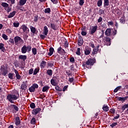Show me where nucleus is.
I'll return each mask as SVG.
<instances>
[{"mask_svg":"<svg viewBox=\"0 0 128 128\" xmlns=\"http://www.w3.org/2000/svg\"><path fill=\"white\" fill-rule=\"evenodd\" d=\"M9 42L14 44V39L10 38L9 40Z\"/></svg>","mask_w":128,"mask_h":128,"instance_id":"obj_49","label":"nucleus"},{"mask_svg":"<svg viewBox=\"0 0 128 128\" xmlns=\"http://www.w3.org/2000/svg\"><path fill=\"white\" fill-rule=\"evenodd\" d=\"M53 4H58V0H50Z\"/></svg>","mask_w":128,"mask_h":128,"instance_id":"obj_60","label":"nucleus"},{"mask_svg":"<svg viewBox=\"0 0 128 128\" xmlns=\"http://www.w3.org/2000/svg\"><path fill=\"white\" fill-rule=\"evenodd\" d=\"M14 42L16 46H20L24 42L19 36H16L14 38Z\"/></svg>","mask_w":128,"mask_h":128,"instance_id":"obj_3","label":"nucleus"},{"mask_svg":"<svg viewBox=\"0 0 128 128\" xmlns=\"http://www.w3.org/2000/svg\"><path fill=\"white\" fill-rule=\"evenodd\" d=\"M98 48H100V46H98L94 48L92 52L93 54H98Z\"/></svg>","mask_w":128,"mask_h":128,"instance_id":"obj_17","label":"nucleus"},{"mask_svg":"<svg viewBox=\"0 0 128 128\" xmlns=\"http://www.w3.org/2000/svg\"><path fill=\"white\" fill-rule=\"evenodd\" d=\"M7 100L11 103L14 104V100H16L20 98V94L18 92L17 94H9L7 96Z\"/></svg>","mask_w":128,"mask_h":128,"instance_id":"obj_1","label":"nucleus"},{"mask_svg":"<svg viewBox=\"0 0 128 128\" xmlns=\"http://www.w3.org/2000/svg\"><path fill=\"white\" fill-rule=\"evenodd\" d=\"M98 30V26H95L92 27L90 31V34H94Z\"/></svg>","mask_w":128,"mask_h":128,"instance_id":"obj_8","label":"nucleus"},{"mask_svg":"<svg viewBox=\"0 0 128 128\" xmlns=\"http://www.w3.org/2000/svg\"><path fill=\"white\" fill-rule=\"evenodd\" d=\"M40 110H42V109L40 108H34V110H33L32 114L35 115L38 114V112H40Z\"/></svg>","mask_w":128,"mask_h":128,"instance_id":"obj_9","label":"nucleus"},{"mask_svg":"<svg viewBox=\"0 0 128 128\" xmlns=\"http://www.w3.org/2000/svg\"><path fill=\"white\" fill-rule=\"evenodd\" d=\"M50 28L54 30H58V26L56 24L51 23L50 24Z\"/></svg>","mask_w":128,"mask_h":128,"instance_id":"obj_11","label":"nucleus"},{"mask_svg":"<svg viewBox=\"0 0 128 128\" xmlns=\"http://www.w3.org/2000/svg\"><path fill=\"white\" fill-rule=\"evenodd\" d=\"M112 34V29L110 28H108L105 31V34L106 36H110Z\"/></svg>","mask_w":128,"mask_h":128,"instance_id":"obj_10","label":"nucleus"},{"mask_svg":"<svg viewBox=\"0 0 128 128\" xmlns=\"http://www.w3.org/2000/svg\"><path fill=\"white\" fill-rule=\"evenodd\" d=\"M98 114L96 112L95 114V116H94V118H95V120H98Z\"/></svg>","mask_w":128,"mask_h":128,"instance_id":"obj_63","label":"nucleus"},{"mask_svg":"<svg viewBox=\"0 0 128 128\" xmlns=\"http://www.w3.org/2000/svg\"><path fill=\"white\" fill-rule=\"evenodd\" d=\"M47 74L50 76H52V70H47Z\"/></svg>","mask_w":128,"mask_h":128,"instance_id":"obj_36","label":"nucleus"},{"mask_svg":"<svg viewBox=\"0 0 128 128\" xmlns=\"http://www.w3.org/2000/svg\"><path fill=\"white\" fill-rule=\"evenodd\" d=\"M18 60H21L23 62H26V55H20L18 56Z\"/></svg>","mask_w":128,"mask_h":128,"instance_id":"obj_13","label":"nucleus"},{"mask_svg":"<svg viewBox=\"0 0 128 128\" xmlns=\"http://www.w3.org/2000/svg\"><path fill=\"white\" fill-rule=\"evenodd\" d=\"M50 83L52 86H56V80L54 79H52L50 80Z\"/></svg>","mask_w":128,"mask_h":128,"instance_id":"obj_30","label":"nucleus"},{"mask_svg":"<svg viewBox=\"0 0 128 128\" xmlns=\"http://www.w3.org/2000/svg\"><path fill=\"white\" fill-rule=\"evenodd\" d=\"M43 34H44V36H48V26H44Z\"/></svg>","mask_w":128,"mask_h":128,"instance_id":"obj_15","label":"nucleus"},{"mask_svg":"<svg viewBox=\"0 0 128 128\" xmlns=\"http://www.w3.org/2000/svg\"><path fill=\"white\" fill-rule=\"evenodd\" d=\"M36 88H38V85L36 84H33L28 90L30 92H34Z\"/></svg>","mask_w":128,"mask_h":128,"instance_id":"obj_5","label":"nucleus"},{"mask_svg":"<svg viewBox=\"0 0 128 128\" xmlns=\"http://www.w3.org/2000/svg\"><path fill=\"white\" fill-rule=\"evenodd\" d=\"M1 6L4 8H8V4L6 2H2Z\"/></svg>","mask_w":128,"mask_h":128,"instance_id":"obj_40","label":"nucleus"},{"mask_svg":"<svg viewBox=\"0 0 128 128\" xmlns=\"http://www.w3.org/2000/svg\"><path fill=\"white\" fill-rule=\"evenodd\" d=\"M0 50H1L2 52H4L6 50V48H4V44L2 43H0Z\"/></svg>","mask_w":128,"mask_h":128,"instance_id":"obj_25","label":"nucleus"},{"mask_svg":"<svg viewBox=\"0 0 128 128\" xmlns=\"http://www.w3.org/2000/svg\"><path fill=\"white\" fill-rule=\"evenodd\" d=\"M54 50V49L53 48H50L49 49L50 52L48 53V56H52Z\"/></svg>","mask_w":128,"mask_h":128,"instance_id":"obj_19","label":"nucleus"},{"mask_svg":"<svg viewBox=\"0 0 128 128\" xmlns=\"http://www.w3.org/2000/svg\"><path fill=\"white\" fill-rule=\"evenodd\" d=\"M15 124L16 126H19V124H20V117L17 116V117L16 118Z\"/></svg>","mask_w":128,"mask_h":128,"instance_id":"obj_14","label":"nucleus"},{"mask_svg":"<svg viewBox=\"0 0 128 128\" xmlns=\"http://www.w3.org/2000/svg\"><path fill=\"white\" fill-rule=\"evenodd\" d=\"M55 90H58V92H62V88H60L58 86H56Z\"/></svg>","mask_w":128,"mask_h":128,"instance_id":"obj_46","label":"nucleus"},{"mask_svg":"<svg viewBox=\"0 0 128 128\" xmlns=\"http://www.w3.org/2000/svg\"><path fill=\"white\" fill-rule=\"evenodd\" d=\"M38 16H34V22H36L38 20Z\"/></svg>","mask_w":128,"mask_h":128,"instance_id":"obj_62","label":"nucleus"},{"mask_svg":"<svg viewBox=\"0 0 128 128\" xmlns=\"http://www.w3.org/2000/svg\"><path fill=\"white\" fill-rule=\"evenodd\" d=\"M128 108V104H124L122 108V110H126V108Z\"/></svg>","mask_w":128,"mask_h":128,"instance_id":"obj_37","label":"nucleus"},{"mask_svg":"<svg viewBox=\"0 0 128 128\" xmlns=\"http://www.w3.org/2000/svg\"><path fill=\"white\" fill-rule=\"evenodd\" d=\"M110 112H111V114H114L115 112H116V110L114 108H111L110 110Z\"/></svg>","mask_w":128,"mask_h":128,"instance_id":"obj_48","label":"nucleus"},{"mask_svg":"<svg viewBox=\"0 0 128 128\" xmlns=\"http://www.w3.org/2000/svg\"><path fill=\"white\" fill-rule=\"evenodd\" d=\"M40 37L41 38H42V40H44V38H46V36H44V35L41 34Z\"/></svg>","mask_w":128,"mask_h":128,"instance_id":"obj_64","label":"nucleus"},{"mask_svg":"<svg viewBox=\"0 0 128 128\" xmlns=\"http://www.w3.org/2000/svg\"><path fill=\"white\" fill-rule=\"evenodd\" d=\"M116 124H118L117 122H114V123H112V124H110V126H111L112 128H114V126H116Z\"/></svg>","mask_w":128,"mask_h":128,"instance_id":"obj_53","label":"nucleus"},{"mask_svg":"<svg viewBox=\"0 0 128 128\" xmlns=\"http://www.w3.org/2000/svg\"><path fill=\"white\" fill-rule=\"evenodd\" d=\"M45 14H50V8H46L44 10Z\"/></svg>","mask_w":128,"mask_h":128,"instance_id":"obj_39","label":"nucleus"},{"mask_svg":"<svg viewBox=\"0 0 128 128\" xmlns=\"http://www.w3.org/2000/svg\"><path fill=\"white\" fill-rule=\"evenodd\" d=\"M98 6H102V0H98L97 2Z\"/></svg>","mask_w":128,"mask_h":128,"instance_id":"obj_31","label":"nucleus"},{"mask_svg":"<svg viewBox=\"0 0 128 128\" xmlns=\"http://www.w3.org/2000/svg\"><path fill=\"white\" fill-rule=\"evenodd\" d=\"M29 74H34V69L33 68H31L29 70Z\"/></svg>","mask_w":128,"mask_h":128,"instance_id":"obj_52","label":"nucleus"},{"mask_svg":"<svg viewBox=\"0 0 128 128\" xmlns=\"http://www.w3.org/2000/svg\"><path fill=\"white\" fill-rule=\"evenodd\" d=\"M13 26L14 28H18V26H20V22H14Z\"/></svg>","mask_w":128,"mask_h":128,"instance_id":"obj_34","label":"nucleus"},{"mask_svg":"<svg viewBox=\"0 0 128 128\" xmlns=\"http://www.w3.org/2000/svg\"><path fill=\"white\" fill-rule=\"evenodd\" d=\"M70 60L71 62H74V57H72L70 58Z\"/></svg>","mask_w":128,"mask_h":128,"instance_id":"obj_56","label":"nucleus"},{"mask_svg":"<svg viewBox=\"0 0 128 128\" xmlns=\"http://www.w3.org/2000/svg\"><path fill=\"white\" fill-rule=\"evenodd\" d=\"M32 53L33 54H34V56H36V52H37V50L36 48H32Z\"/></svg>","mask_w":128,"mask_h":128,"instance_id":"obj_33","label":"nucleus"},{"mask_svg":"<svg viewBox=\"0 0 128 128\" xmlns=\"http://www.w3.org/2000/svg\"><path fill=\"white\" fill-rule=\"evenodd\" d=\"M81 34H82V36H86V32L84 31H82L81 32Z\"/></svg>","mask_w":128,"mask_h":128,"instance_id":"obj_59","label":"nucleus"},{"mask_svg":"<svg viewBox=\"0 0 128 128\" xmlns=\"http://www.w3.org/2000/svg\"><path fill=\"white\" fill-rule=\"evenodd\" d=\"M76 54H78V56H80V48H78L76 52Z\"/></svg>","mask_w":128,"mask_h":128,"instance_id":"obj_41","label":"nucleus"},{"mask_svg":"<svg viewBox=\"0 0 128 128\" xmlns=\"http://www.w3.org/2000/svg\"><path fill=\"white\" fill-rule=\"evenodd\" d=\"M28 0H20L19 2V4L20 6H24Z\"/></svg>","mask_w":128,"mask_h":128,"instance_id":"obj_22","label":"nucleus"},{"mask_svg":"<svg viewBox=\"0 0 128 128\" xmlns=\"http://www.w3.org/2000/svg\"><path fill=\"white\" fill-rule=\"evenodd\" d=\"M16 78L18 80H20V74H16Z\"/></svg>","mask_w":128,"mask_h":128,"instance_id":"obj_57","label":"nucleus"},{"mask_svg":"<svg viewBox=\"0 0 128 128\" xmlns=\"http://www.w3.org/2000/svg\"><path fill=\"white\" fill-rule=\"evenodd\" d=\"M120 88H122V86H118L114 90V92H118V90H120Z\"/></svg>","mask_w":128,"mask_h":128,"instance_id":"obj_38","label":"nucleus"},{"mask_svg":"<svg viewBox=\"0 0 128 128\" xmlns=\"http://www.w3.org/2000/svg\"><path fill=\"white\" fill-rule=\"evenodd\" d=\"M16 16V11H13L12 12L10 13L8 16V18H14Z\"/></svg>","mask_w":128,"mask_h":128,"instance_id":"obj_26","label":"nucleus"},{"mask_svg":"<svg viewBox=\"0 0 128 128\" xmlns=\"http://www.w3.org/2000/svg\"><path fill=\"white\" fill-rule=\"evenodd\" d=\"M120 22L121 24H124V18H121L120 19Z\"/></svg>","mask_w":128,"mask_h":128,"instance_id":"obj_50","label":"nucleus"},{"mask_svg":"<svg viewBox=\"0 0 128 128\" xmlns=\"http://www.w3.org/2000/svg\"><path fill=\"white\" fill-rule=\"evenodd\" d=\"M21 89L23 90H26V84H22L21 85Z\"/></svg>","mask_w":128,"mask_h":128,"instance_id":"obj_32","label":"nucleus"},{"mask_svg":"<svg viewBox=\"0 0 128 128\" xmlns=\"http://www.w3.org/2000/svg\"><path fill=\"white\" fill-rule=\"evenodd\" d=\"M46 66V62L44 60H42L40 63V66H41L42 68H44Z\"/></svg>","mask_w":128,"mask_h":128,"instance_id":"obj_23","label":"nucleus"},{"mask_svg":"<svg viewBox=\"0 0 128 128\" xmlns=\"http://www.w3.org/2000/svg\"><path fill=\"white\" fill-rule=\"evenodd\" d=\"M30 124H36V118H32L30 121Z\"/></svg>","mask_w":128,"mask_h":128,"instance_id":"obj_42","label":"nucleus"},{"mask_svg":"<svg viewBox=\"0 0 128 128\" xmlns=\"http://www.w3.org/2000/svg\"><path fill=\"white\" fill-rule=\"evenodd\" d=\"M32 50V46L24 45L21 48V52L22 54H26L30 52Z\"/></svg>","mask_w":128,"mask_h":128,"instance_id":"obj_4","label":"nucleus"},{"mask_svg":"<svg viewBox=\"0 0 128 128\" xmlns=\"http://www.w3.org/2000/svg\"><path fill=\"white\" fill-rule=\"evenodd\" d=\"M2 38L5 40H8V36H6V34H2Z\"/></svg>","mask_w":128,"mask_h":128,"instance_id":"obj_35","label":"nucleus"},{"mask_svg":"<svg viewBox=\"0 0 128 128\" xmlns=\"http://www.w3.org/2000/svg\"><path fill=\"white\" fill-rule=\"evenodd\" d=\"M8 76L10 80H12L14 78V76L12 75V74L10 73L8 75Z\"/></svg>","mask_w":128,"mask_h":128,"instance_id":"obj_45","label":"nucleus"},{"mask_svg":"<svg viewBox=\"0 0 128 128\" xmlns=\"http://www.w3.org/2000/svg\"><path fill=\"white\" fill-rule=\"evenodd\" d=\"M102 110H104V112H108L110 108H108V105L104 104L102 106Z\"/></svg>","mask_w":128,"mask_h":128,"instance_id":"obj_24","label":"nucleus"},{"mask_svg":"<svg viewBox=\"0 0 128 128\" xmlns=\"http://www.w3.org/2000/svg\"><path fill=\"white\" fill-rule=\"evenodd\" d=\"M12 106H13L15 110H16V112H18V108L16 106L15 104H12Z\"/></svg>","mask_w":128,"mask_h":128,"instance_id":"obj_47","label":"nucleus"},{"mask_svg":"<svg viewBox=\"0 0 128 128\" xmlns=\"http://www.w3.org/2000/svg\"><path fill=\"white\" fill-rule=\"evenodd\" d=\"M30 29L32 34H36V28L32 26H30Z\"/></svg>","mask_w":128,"mask_h":128,"instance_id":"obj_27","label":"nucleus"},{"mask_svg":"<svg viewBox=\"0 0 128 128\" xmlns=\"http://www.w3.org/2000/svg\"><path fill=\"white\" fill-rule=\"evenodd\" d=\"M96 62V59L94 58H89L86 62H84L82 64V66L84 68H88V66H94Z\"/></svg>","mask_w":128,"mask_h":128,"instance_id":"obj_2","label":"nucleus"},{"mask_svg":"<svg viewBox=\"0 0 128 128\" xmlns=\"http://www.w3.org/2000/svg\"><path fill=\"white\" fill-rule=\"evenodd\" d=\"M20 30H22L24 34H28L30 32V29L28 28L26 26V24H23L20 26Z\"/></svg>","mask_w":128,"mask_h":128,"instance_id":"obj_6","label":"nucleus"},{"mask_svg":"<svg viewBox=\"0 0 128 128\" xmlns=\"http://www.w3.org/2000/svg\"><path fill=\"white\" fill-rule=\"evenodd\" d=\"M57 52L58 54H64V52H66L64 50L62 49L60 46L58 48Z\"/></svg>","mask_w":128,"mask_h":128,"instance_id":"obj_18","label":"nucleus"},{"mask_svg":"<svg viewBox=\"0 0 128 128\" xmlns=\"http://www.w3.org/2000/svg\"><path fill=\"white\" fill-rule=\"evenodd\" d=\"M48 90H50V86H45L44 87H43L42 92H48Z\"/></svg>","mask_w":128,"mask_h":128,"instance_id":"obj_16","label":"nucleus"},{"mask_svg":"<svg viewBox=\"0 0 128 128\" xmlns=\"http://www.w3.org/2000/svg\"><path fill=\"white\" fill-rule=\"evenodd\" d=\"M114 25V22L110 21L108 22V26H113Z\"/></svg>","mask_w":128,"mask_h":128,"instance_id":"obj_54","label":"nucleus"},{"mask_svg":"<svg viewBox=\"0 0 128 128\" xmlns=\"http://www.w3.org/2000/svg\"><path fill=\"white\" fill-rule=\"evenodd\" d=\"M118 100L121 101L122 102H124L125 100H126V98L124 97V98H122V97H119L118 98Z\"/></svg>","mask_w":128,"mask_h":128,"instance_id":"obj_28","label":"nucleus"},{"mask_svg":"<svg viewBox=\"0 0 128 128\" xmlns=\"http://www.w3.org/2000/svg\"><path fill=\"white\" fill-rule=\"evenodd\" d=\"M84 0H80L79 4L80 6H84Z\"/></svg>","mask_w":128,"mask_h":128,"instance_id":"obj_43","label":"nucleus"},{"mask_svg":"<svg viewBox=\"0 0 128 128\" xmlns=\"http://www.w3.org/2000/svg\"><path fill=\"white\" fill-rule=\"evenodd\" d=\"M105 40L107 42L106 46H110V38L108 37H106Z\"/></svg>","mask_w":128,"mask_h":128,"instance_id":"obj_21","label":"nucleus"},{"mask_svg":"<svg viewBox=\"0 0 128 128\" xmlns=\"http://www.w3.org/2000/svg\"><path fill=\"white\" fill-rule=\"evenodd\" d=\"M40 72V68L38 67L37 68H35L34 72V74L36 76Z\"/></svg>","mask_w":128,"mask_h":128,"instance_id":"obj_29","label":"nucleus"},{"mask_svg":"<svg viewBox=\"0 0 128 128\" xmlns=\"http://www.w3.org/2000/svg\"><path fill=\"white\" fill-rule=\"evenodd\" d=\"M8 74V71L6 70H4L2 72V74L4 76H6V74Z\"/></svg>","mask_w":128,"mask_h":128,"instance_id":"obj_55","label":"nucleus"},{"mask_svg":"<svg viewBox=\"0 0 128 128\" xmlns=\"http://www.w3.org/2000/svg\"><path fill=\"white\" fill-rule=\"evenodd\" d=\"M99 12H100L101 14H104V11L102 10H100Z\"/></svg>","mask_w":128,"mask_h":128,"instance_id":"obj_61","label":"nucleus"},{"mask_svg":"<svg viewBox=\"0 0 128 128\" xmlns=\"http://www.w3.org/2000/svg\"><path fill=\"white\" fill-rule=\"evenodd\" d=\"M90 52H92V50H90V48H87L84 49V54L86 56H88V54H90Z\"/></svg>","mask_w":128,"mask_h":128,"instance_id":"obj_12","label":"nucleus"},{"mask_svg":"<svg viewBox=\"0 0 128 128\" xmlns=\"http://www.w3.org/2000/svg\"><path fill=\"white\" fill-rule=\"evenodd\" d=\"M30 107L31 108H36V104H34V102L31 103L30 104Z\"/></svg>","mask_w":128,"mask_h":128,"instance_id":"obj_44","label":"nucleus"},{"mask_svg":"<svg viewBox=\"0 0 128 128\" xmlns=\"http://www.w3.org/2000/svg\"><path fill=\"white\" fill-rule=\"evenodd\" d=\"M104 6L106 8V6H110V0H104Z\"/></svg>","mask_w":128,"mask_h":128,"instance_id":"obj_20","label":"nucleus"},{"mask_svg":"<svg viewBox=\"0 0 128 128\" xmlns=\"http://www.w3.org/2000/svg\"><path fill=\"white\" fill-rule=\"evenodd\" d=\"M102 22V18L100 17L98 19V22Z\"/></svg>","mask_w":128,"mask_h":128,"instance_id":"obj_58","label":"nucleus"},{"mask_svg":"<svg viewBox=\"0 0 128 128\" xmlns=\"http://www.w3.org/2000/svg\"><path fill=\"white\" fill-rule=\"evenodd\" d=\"M120 118V114H117V116H114L112 119L114 120H118Z\"/></svg>","mask_w":128,"mask_h":128,"instance_id":"obj_51","label":"nucleus"},{"mask_svg":"<svg viewBox=\"0 0 128 128\" xmlns=\"http://www.w3.org/2000/svg\"><path fill=\"white\" fill-rule=\"evenodd\" d=\"M78 44L79 46H82V44H84V39L82 38V36H80L78 37Z\"/></svg>","mask_w":128,"mask_h":128,"instance_id":"obj_7","label":"nucleus"}]
</instances>
